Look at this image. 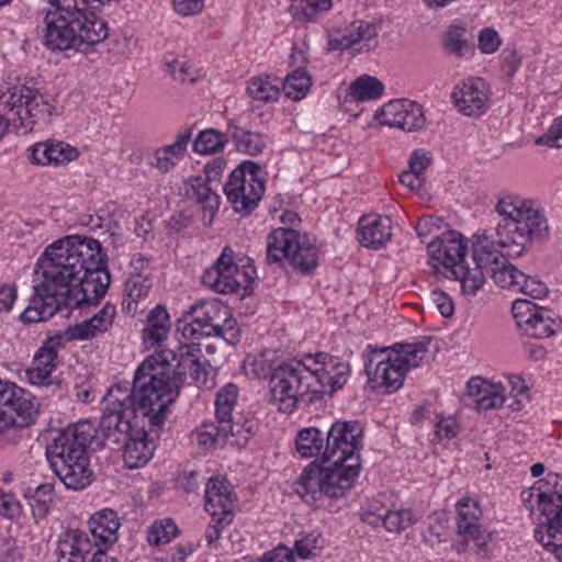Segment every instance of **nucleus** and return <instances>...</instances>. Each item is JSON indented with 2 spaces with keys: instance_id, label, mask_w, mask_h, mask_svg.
I'll return each instance as SVG.
<instances>
[{
  "instance_id": "23",
  "label": "nucleus",
  "mask_w": 562,
  "mask_h": 562,
  "mask_svg": "<svg viewBox=\"0 0 562 562\" xmlns=\"http://www.w3.org/2000/svg\"><path fill=\"white\" fill-rule=\"evenodd\" d=\"M457 533L469 537L480 550H484L490 536L482 529L480 519L483 515L479 501L475 497L463 496L457 502Z\"/></svg>"
},
{
  "instance_id": "60",
  "label": "nucleus",
  "mask_w": 562,
  "mask_h": 562,
  "mask_svg": "<svg viewBox=\"0 0 562 562\" xmlns=\"http://www.w3.org/2000/svg\"><path fill=\"white\" fill-rule=\"evenodd\" d=\"M517 292L529 295L532 299H542L548 293L546 283L535 277H529L524 273L522 280H520V286Z\"/></svg>"
},
{
  "instance_id": "37",
  "label": "nucleus",
  "mask_w": 562,
  "mask_h": 562,
  "mask_svg": "<svg viewBox=\"0 0 562 562\" xmlns=\"http://www.w3.org/2000/svg\"><path fill=\"white\" fill-rule=\"evenodd\" d=\"M189 137V134H179L172 144L156 149L153 166L160 172L171 170L183 158Z\"/></svg>"
},
{
  "instance_id": "14",
  "label": "nucleus",
  "mask_w": 562,
  "mask_h": 562,
  "mask_svg": "<svg viewBox=\"0 0 562 562\" xmlns=\"http://www.w3.org/2000/svg\"><path fill=\"white\" fill-rule=\"evenodd\" d=\"M303 357L283 362L273 369L269 379L270 401L285 414L293 413L308 392L310 383L304 375Z\"/></svg>"
},
{
  "instance_id": "19",
  "label": "nucleus",
  "mask_w": 562,
  "mask_h": 562,
  "mask_svg": "<svg viewBox=\"0 0 562 562\" xmlns=\"http://www.w3.org/2000/svg\"><path fill=\"white\" fill-rule=\"evenodd\" d=\"M361 518L372 527H383L393 533H401L417 521L412 509L389 504L383 496L369 501L361 508Z\"/></svg>"
},
{
  "instance_id": "50",
  "label": "nucleus",
  "mask_w": 562,
  "mask_h": 562,
  "mask_svg": "<svg viewBox=\"0 0 562 562\" xmlns=\"http://www.w3.org/2000/svg\"><path fill=\"white\" fill-rule=\"evenodd\" d=\"M543 310L544 308L539 307L533 302L522 299L514 301L512 306V313L516 325L524 331V334L530 328Z\"/></svg>"
},
{
  "instance_id": "5",
  "label": "nucleus",
  "mask_w": 562,
  "mask_h": 562,
  "mask_svg": "<svg viewBox=\"0 0 562 562\" xmlns=\"http://www.w3.org/2000/svg\"><path fill=\"white\" fill-rule=\"evenodd\" d=\"M430 339L424 337L412 342H397L390 347L373 348L366 364L368 384L386 393L402 387L406 374L419 367L428 353Z\"/></svg>"
},
{
  "instance_id": "36",
  "label": "nucleus",
  "mask_w": 562,
  "mask_h": 562,
  "mask_svg": "<svg viewBox=\"0 0 562 562\" xmlns=\"http://www.w3.org/2000/svg\"><path fill=\"white\" fill-rule=\"evenodd\" d=\"M376 35L375 26L363 21H357L349 29L339 33L338 36L330 40V45L335 49H347L358 43L364 42V46Z\"/></svg>"
},
{
  "instance_id": "21",
  "label": "nucleus",
  "mask_w": 562,
  "mask_h": 562,
  "mask_svg": "<svg viewBox=\"0 0 562 562\" xmlns=\"http://www.w3.org/2000/svg\"><path fill=\"white\" fill-rule=\"evenodd\" d=\"M451 99L454 106L463 115L480 116L488 109V86L481 78L467 79L453 88Z\"/></svg>"
},
{
  "instance_id": "18",
  "label": "nucleus",
  "mask_w": 562,
  "mask_h": 562,
  "mask_svg": "<svg viewBox=\"0 0 562 562\" xmlns=\"http://www.w3.org/2000/svg\"><path fill=\"white\" fill-rule=\"evenodd\" d=\"M303 367L319 384V393L333 394L341 389L349 378V366L328 353L303 355Z\"/></svg>"
},
{
  "instance_id": "6",
  "label": "nucleus",
  "mask_w": 562,
  "mask_h": 562,
  "mask_svg": "<svg viewBox=\"0 0 562 562\" xmlns=\"http://www.w3.org/2000/svg\"><path fill=\"white\" fill-rule=\"evenodd\" d=\"M520 499L537 520L536 540L562 560V492L548 482L537 481L520 493Z\"/></svg>"
},
{
  "instance_id": "41",
  "label": "nucleus",
  "mask_w": 562,
  "mask_h": 562,
  "mask_svg": "<svg viewBox=\"0 0 562 562\" xmlns=\"http://www.w3.org/2000/svg\"><path fill=\"white\" fill-rule=\"evenodd\" d=\"M224 432L225 429L221 428L218 422H205L191 431L190 442L201 451L207 452L225 445L223 439Z\"/></svg>"
},
{
  "instance_id": "40",
  "label": "nucleus",
  "mask_w": 562,
  "mask_h": 562,
  "mask_svg": "<svg viewBox=\"0 0 562 562\" xmlns=\"http://www.w3.org/2000/svg\"><path fill=\"white\" fill-rule=\"evenodd\" d=\"M384 90L383 83L371 76L356 79L346 90L342 102H364L379 99Z\"/></svg>"
},
{
  "instance_id": "28",
  "label": "nucleus",
  "mask_w": 562,
  "mask_h": 562,
  "mask_svg": "<svg viewBox=\"0 0 562 562\" xmlns=\"http://www.w3.org/2000/svg\"><path fill=\"white\" fill-rule=\"evenodd\" d=\"M30 160L41 166H61L76 160L79 150L63 140L47 139L29 148Z\"/></svg>"
},
{
  "instance_id": "2",
  "label": "nucleus",
  "mask_w": 562,
  "mask_h": 562,
  "mask_svg": "<svg viewBox=\"0 0 562 562\" xmlns=\"http://www.w3.org/2000/svg\"><path fill=\"white\" fill-rule=\"evenodd\" d=\"M105 254L91 237L71 235L53 241L37 259L42 281L21 314L24 323L45 322L61 307L77 308L99 303L110 285Z\"/></svg>"
},
{
  "instance_id": "53",
  "label": "nucleus",
  "mask_w": 562,
  "mask_h": 562,
  "mask_svg": "<svg viewBox=\"0 0 562 562\" xmlns=\"http://www.w3.org/2000/svg\"><path fill=\"white\" fill-rule=\"evenodd\" d=\"M178 532V528L172 519L165 518L154 522L147 533V540L151 546H161L169 543Z\"/></svg>"
},
{
  "instance_id": "38",
  "label": "nucleus",
  "mask_w": 562,
  "mask_h": 562,
  "mask_svg": "<svg viewBox=\"0 0 562 562\" xmlns=\"http://www.w3.org/2000/svg\"><path fill=\"white\" fill-rule=\"evenodd\" d=\"M443 49L457 57H462L471 50L468 34V24L461 20H454L449 24L442 35Z\"/></svg>"
},
{
  "instance_id": "34",
  "label": "nucleus",
  "mask_w": 562,
  "mask_h": 562,
  "mask_svg": "<svg viewBox=\"0 0 562 562\" xmlns=\"http://www.w3.org/2000/svg\"><path fill=\"white\" fill-rule=\"evenodd\" d=\"M227 134L237 151L244 155L256 156L263 151L267 146L266 135L248 131L234 124L228 125Z\"/></svg>"
},
{
  "instance_id": "17",
  "label": "nucleus",
  "mask_w": 562,
  "mask_h": 562,
  "mask_svg": "<svg viewBox=\"0 0 562 562\" xmlns=\"http://www.w3.org/2000/svg\"><path fill=\"white\" fill-rule=\"evenodd\" d=\"M362 427L357 422H336L327 432L324 461L361 463Z\"/></svg>"
},
{
  "instance_id": "45",
  "label": "nucleus",
  "mask_w": 562,
  "mask_h": 562,
  "mask_svg": "<svg viewBox=\"0 0 562 562\" xmlns=\"http://www.w3.org/2000/svg\"><path fill=\"white\" fill-rule=\"evenodd\" d=\"M295 447L302 458L322 457L325 449L322 431L316 427H307L300 430L296 436Z\"/></svg>"
},
{
  "instance_id": "11",
  "label": "nucleus",
  "mask_w": 562,
  "mask_h": 562,
  "mask_svg": "<svg viewBox=\"0 0 562 562\" xmlns=\"http://www.w3.org/2000/svg\"><path fill=\"white\" fill-rule=\"evenodd\" d=\"M0 111L11 120L14 128L27 133L38 120L52 115L53 105L35 88L15 85L0 95Z\"/></svg>"
},
{
  "instance_id": "58",
  "label": "nucleus",
  "mask_w": 562,
  "mask_h": 562,
  "mask_svg": "<svg viewBox=\"0 0 562 562\" xmlns=\"http://www.w3.org/2000/svg\"><path fill=\"white\" fill-rule=\"evenodd\" d=\"M460 431L459 423L452 416L441 417L435 425V439L447 443Z\"/></svg>"
},
{
  "instance_id": "4",
  "label": "nucleus",
  "mask_w": 562,
  "mask_h": 562,
  "mask_svg": "<svg viewBox=\"0 0 562 562\" xmlns=\"http://www.w3.org/2000/svg\"><path fill=\"white\" fill-rule=\"evenodd\" d=\"M45 25V44L53 50L86 52L109 35L106 23L79 0H50Z\"/></svg>"
},
{
  "instance_id": "9",
  "label": "nucleus",
  "mask_w": 562,
  "mask_h": 562,
  "mask_svg": "<svg viewBox=\"0 0 562 562\" xmlns=\"http://www.w3.org/2000/svg\"><path fill=\"white\" fill-rule=\"evenodd\" d=\"M181 331L188 338L220 336L232 346L240 340L236 319L232 317L228 306L218 300L202 301L193 305L191 321L182 326Z\"/></svg>"
},
{
  "instance_id": "13",
  "label": "nucleus",
  "mask_w": 562,
  "mask_h": 562,
  "mask_svg": "<svg viewBox=\"0 0 562 562\" xmlns=\"http://www.w3.org/2000/svg\"><path fill=\"white\" fill-rule=\"evenodd\" d=\"M256 278V269L250 259L234 261V252L225 248L216 262L202 276L204 285L222 294L236 293L244 296Z\"/></svg>"
},
{
  "instance_id": "27",
  "label": "nucleus",
  "mask_w": 562,
  "mask_h": 562,
  "mask_svg": "<svg viewBox=\"0 0 562 562\" xmlns=\"http://www.w3.org/2000/svg\"><path fill=\"white\" fill-rule=\"evenodd\" d=\"M204 499V508L212 517L232 518L236 499L226 479L211 477L205 486Z\"/></svg>"
},
{
  "instance_id": "55",
  "label": "nucleus",
  "mask_w": 562,
  "mask_h": 562,
  "mask_svg": "<svg viewBox=\"0 0 562 562\" xmlns=\"http://www.w3.org/2000/svg\"><path fill=\"white\" fill-rule=\"evenodd\" d=\"M558 329V321L544 308L525 334L529 337L543 339L553 336Z\"/></svg>"
},
{
  "instance_id": "56",
  "label": "nucleus",
  "mask_w": 562,
  "mask_h": 562,
  "mask_svg": "<svg viewBox=\"0 0 562 562\" xmlns=\"http://www.w3.org/2000/svg\"><path fill=\"white\" fill-rule=\"evenodd\" d=\"M54 502V486L49 483L38 485L31 496V506L34 515L46 516Z\"/></svg>"
},
{
  "instance_id": "43",
  "label": "nucleus",
  "mask_w": 562,
  "mask_h": 562,
  "mask_svg": "<svg viewBox=\"0 0 562 562\" xmlns=\"http://www.w3.org/2000/svg\"><path fill=\"white\" fill-rule=\"evenodd\" d=\"M331 7V0H291L289 12L299 22H312Z\"/></svg>"
},
{
  "instance_id": "62",
  "label": "nucleus",
  "mask_w": 562,
  "mask_h": 562,
  "mask_svg": "<svg viewBox=\"0 0 562 562\" xmlns=\"http://www.w3.org/2000/svg\"><path fill=\"white\" fill-rule=\"evenodd\" d=\"M479 49L483 54H492L496 52L501 45V38L493 29H483L479 33Z\"/></svg>"
},
{
  "instance_id": "25",
  "label": "nucleus",
  "mask_w": 562,
  "mask_h": 562,
  "mask_svg": "<svg viewBox=\"0 0 562 562\" xmlns=\"http://www.w3.org/2000/svg\"><path fill=\"white\" fill-rule=\"evenodd\" d=\"M116 314V306L106 303L91 317L68 326L65 329V336L69 340L93 339L112 328Z\"/></svg>"
},
{
  "instance_id": "47",
  "label": "nucleus",
  "mask_w": 562,
  "mask_h": 562,
  "mask_svg": "<svg viewBox=\"0 0 562 562\" xmlns=\"http://www.w3.org/2000/svg\"><path fill=\"white\" fill-rule=\"evenodd\" d=\"M238 398V387L227 383L218 390L215 396V417L217 422H226L233 416Z\"/></svg>"
},
{
  "instance_id": "64",
  "label": "nucleus",
  "mask_w": 562,
  "mask_h": 562,
  "mask_svg": "<svg viewBox=\"0 0 562 562\" xmlns=\"http://www.w3.org/2000/svg\"><path fill=\"white\" fill-rule=\"evenodd\" d=\"M539 143L554 148L562 147V116L550 126Z\"/></svg>"
},
{
  "instance_id": "63",
  "label": "nucleus",
  "mask_w": 562,
  "mask_h": 562,
  "mask_svg": "<svg viewBox=\"0 0 562 562\" xmlns=\"http://www.w3.org/2000/svg\"><path fill=\"white\" fill-rule=\"evenodd\" d=\"M251 562H294V555L290 548L279 546L276 549L266 552L260 559Z\"/></svg>"
},
{
  "instance_id": "29",
  "label": "nucleus",
  "mask_w": 562,
  "mask_h": 562,
  "mask_svg": "<svg viewBox=\"0 0 562 562\" xmlns=\"http://www.w3.org/2000/svg\"><path fill=\"white\" fill-rule=\"evenodd\" d=\"M357 235L363 247L379 249L392 237L391 218L379 214L363 215L358 222Z\"/></svg>"
},
{
  "instance_id": "35",
  "label": "nucleus",
  "mask_w": 562,
  "mask_h": 562,
  "mask_svg": "<svg viewBox=\"0 0 562 562\" xmlns=\"http://www.w3.org/2000/svg\"><path fill=\"white\" fill-rule=\"evenodd\" d=\"M183 192L194 199L212 217L220 206L218 194L201 177H191L183 184Z\"/></svg>"
},
{
  "instance_id": "48",
  "label": "nucleus",
  "mask_w": 562,
  "mask_h": 562,
  "mask_svg": "<svg viewBox=\"0 0 562 562\" xmlns=\"http://www.w3.org/2000/svg\"><path fill=\"white\" fill-rule=\"evenodd\" d=\"M227 144L225 134L210 128L199 133L193 143V150L201 155H210L222 151Z\"/></svg>"
},
{
  "instance_id": "24",
  "label": "nucleus",
  "mask_w": 562,
  "mask_h": 562,
  "mask_svg": "<svg viewBox=\"0 0 562 562\" xmlns=\"http://www.w3.org/2000/svg\"><path fill=\"white\" fill-rule=\"evenodd\" d=\"M467 397L477 412L499 409L507 401L505 387L501 382L480 375L472 376L465 386Z\"/></svg>"
},
{
  "instance_id": "61",
  "label": "nucleus",
  "mask_w": 562,
  "mask_h": 562,
  "mask_svg": "<svg viewBox=\"0 0 562 562\" xmlns=\"http://www.w3.org/2000/svg\"><path fill=\"white\" fill-rule=\"evenodd\" d=\"M508 383L512 387V394L514 400L508 404L512 409H519L522 406V400L518 397L527 398L528 387L524 379L516 374H509L507 376Z\"/></svg>"
},
{
  "instance_id": "54",
  "label": "nucleus",
  "mask_w": 562,
  "mask_h": 562,
  "mask_svg": "<svg viewBox=\"0 0 562 562\" xmlns=\"http://www.w3.org/2000/svg\"><path fill=\"white\" fill-rule=\"evenodd\" d=\"M164 66L165 70L176 80L190 82L195 80L191 66L188 65L184 57L168 53L164 57Z\"/></svg>"
},
{
  "instance_id": "1",
  "label": "nucleus",
  "mask_w": 562,
  "mask_h": 562,
  "mask_svg": "<svg viewBox=\"0 0 562 562\" xmlns=\"http://www.w3.org/2000/svg\"><path fill=\"white\" fill-rule=\"evenodd\" d=\"M198 344L180 345L148 356L136 369L132 387L113 385L102 401L105 425H117V415L149 424L150 431L161 429L170 406L184 383L211 387L210 366L200 361Z\"/></svg>"
},
{
  "instance_id": "51",
  "label": "nucleus",
  "mask_w": 562,
  "mask_h": 562,
  "mask_svg": "<svg viewBox=\"0 0 562 562\" xmlns=\"http://www.w3.org/2000/svg\"><path fill=\"white\" fill-rule=\"evenodd\" d=\"M543 310L544 308L539 307L533 302L522 299L514 301L512 306V313L516 325L524 331V334L530 328Z\"/></svg>"
},
{
  "instance_id": "15",
  "label": "nucleus",
  "mask_w": 562,
  "mask_h": 562,
  "mask_svg": "<svg viewBox=\"0 0 562 562\" xmlns=\"http://www.w3.org/2000/svg\"><path fill=\"white\" fill-rule=\"evenodd\" d=\"M266 187L261 167L251 160L235 168L224 186V192L233 209L248 214L258 206Z\"/></svg>"
},
{
  "instance_id": "3",
  "label": "nucleus",
  "mask_w": 562,
  "mask_h": 562,
  "mask_svg": "<svg viewBox=\"0 0 562 562\" xmlns=\"http://www.w3.org/2000/svg\"><path fill=\"white\" fill-rule=\"evenodd\" d=\"M494 211L501 217L495 227L496 240L485 235L477 236L473 261L483 273L484 270L490 272L497 286L517 292L524 272L512 265L496 246L509 257L521 256L528 245L548 238V217L538 202L509 192L497 196Z\"/></svg>"
},
{
  "instance_id": "59",
  "label": "nucleus",
  "mask_w": 562,
  "mask_h": 562,
  "mask_svg": "<svg viewBox=\"0 0 562 562\" xmlns=\"http://www.w3.org/2000/svg\"><path fill=\"white\" fill-rule=\"evenodd\" d=\"M22 514V505L16 496L0 490V515L8 519H16Z\"/></svg>"
},
{
  "instance_id": "31",
  "label": "nucleus",
  "mask_w": 562,
  "mask_h": 562,
  "mask_svg": "<svg viewBox=\"0 0 562 562\" xmlns=\"http://www.w3.org/2000/svg\"><path fill=\"white\" fill-rule=\"evenodd\" d=\"M93 547L87 532L69 529L61 535L58 541V562H86V558Z\"/></svg>"
},
{
  "instance_id": "20",
  "label": "nucleus",
  "mask_w": 562,
  "mask_h": 562,
  "mask_svg": "<svg viewBox=\"0 0 562 562\" xmlns=\"http://www.w3.org/2000/svg\"><path fill=\"white\" fill-rule=\"evenodd\" d=\"M375 117L381 125L405 132L420 130L426 122L422 105L408 99L387 102L376 112Z\"/></svg>"
},
{
  "instance_id": "12",
  "label": "nucleus",
  "mask_w": 562,
  "mask_h": 562,
  "mask_svg": "<svg viewBox=\"0 0 562 562\" xmlns=\"http://www.w3.org/2000/svg\"><path fill=\"white\" fill-rule=\"evenodd\" d=\"M269 263H281L288 259L302 272H310L318 265V249L306 234L291 228H276L267 237Z\"/></svg>"
},
{
  "instance_id": "39",
  "label": "nucleus",
  "mask_w": 562,
  "mask_h": 562,
  "mask_svg": "<svg viewBox=\"0 0 562 562\" xmlns=\"http://www.w3.org/2000/svg\"><path fill=\"white\" fill-rule=\"evenodd\" d=\"M247 93L258 102H274L281 93V80L271 75L252 77L247 82Z\"/></svg>"
},
{
  "instance_id": "26",
  "label": "nucleus",
  "mask_w": 562,
  "mask_h": 562,
  "mask_svg": "<svg viewBox=\"0 0 562 562\" xmlns=\"http://www.w3.org/2000/svg\"><path fill=\"white\" fill-rule=\"evenodd\" d=\"M120 527V518L113 509L103 508L90 516L88 528L98 551L105 552L119 540Z\"/></svg>"
},
{
  "instance_id": "49",
  "label": "nucleus",
  "mask_w": 562,
  "mask_h": 562,
  "mask_svg": "<svg viewBox=\"0 0 562 562\" xmlns=\"http://www.w3.org/2000/svg\"><path fill=\"white\" fill-rule=\"evenodd\" d=\"M543 310L544 308L539 307L533 302L522 299L514 301L512 306V313L516 325L524 331V334L530 328Z\"/></svg>"
},
{
  "instance_id": "52",
  "label": "nucleus",
  "mask_w": 562,
  "mask_h": 562,
  "mask_svg": "<svg viewBox=\"0 0 562 562\" xmlns=\"http://www.w3.org/2000/svg\"><path fill=\"white\" fill-rule=\"evenodd\" d=\"M323 547L324 539L316 531L300 535L294 543L296 555L304 560L319 555Z\"/></svg>"
},
{
  "instance_id": "22",
  "label": "nucleus",
  "mask_w": 562,
  "mask_h": 562,
  "mask_svg": "<svg viewBox=\"0 0 562 562\" xmlns=\"http://www.w3.org/2000/svg\"><path fill=\"white\" fill-rule=\"evenodd\" d=\"M34 413V404L30 395L14 384L0 380V424L3 427L16 426L25 422Z\"/></svg>"
},
{
  "instance_id": "33",
  "label": "nucleus",
  "mask_w": 562,
  "mask_h": 562,
  "mask_svg": "<svg viewBox=\"0 0 562 562\" xmlns=\"http://www.w3.org/2000/svg\"><path fill=\"white\" fill-rule=\"evenodd\" d=\"M57 342L54 339L46 340L35 353L32 366L26 370V376L33 385L47 383L53 371L57 367Z\"/></svg>"
},
{
  "instance_id": "57",
  "label": "nucleus",
  "mask_w": 562,
  "mask_h": 562,
  "mask_svg": "<svg viewBox=\"0 0 562 562\" xmlns=\"http://www.w3.org/2000/svg\"><path fill=\"white\" fill-rule=\"evenodd\" d=\"M443 224L445 223L440 217L432 215L424 216L416 224V233L420 240L428 245L430 243L428 241L429 237H432L434 240H436L437 237H440V235L437 234L443 227Z\"/></svg>"
},
{
  "instance_id": "30",
  "label": "nucleus",
  "mask_w": 562,
  "mask_h": 562,
  "mask_svg": "<svg viewBox=\"0 0 562 562\" xmlns=\"http://www.w3.org/2000/svg\"><path fill=\"white\" fill-rule=\"evenodd\" d=\"M171 329L170 315L162 305H157L147 315L145 327L142 330V339L147 350L156 352L164 350L162 344L168 339Z\"/></svg>"
},
{
  "instance_id": "16",
  "label": "nucleus",
  "mask_w": 562,
  "mask_h": 562,
  "mask_svg": "<svg viewBox=\"0 0 562 562\" xmlns=\"http://www.w3.org/2000/svg\"><path fill=\"white\" fill-rule=\"evenodd\" d=\"M97 432L90 420H80L63 430L53 431L50 442L46 447L50 468H56L57 461L67 463L86 456V449L95 439Z\"/></svg>"
},
{
  "instance_id": "10",
  "label": "nucleus",
  "mask_w": 562,
  "mask_h": 562,
  "mask_svg": "<svg viewBox=\"0 0 562 562\" xmlns=\"http://www.w3.org/2000/svg\"><path fill=\"white\" fill-rule=\"evenodd\" d=\"M117 425H105L103 411L99 428L104 438L114 443H123V459L127 468L144 467L153 457L155 446L148 440L149 424L117 415Z\"/></svg>"
},
{
  "instance_id": "46",
  "label": "nucleus",
  "mask_w": 562,
  "mask_h": 562,
  "mask_svg": "<svg viewBox=\"0 0 562 562\" xmlns=\"http://www.w3.org/2000/svg\"><path fill=\"white\" fill-rule=\"evenodd\" d=\"M151 285L150 279L142 274H133L127 279L125 283L127 296L125 304L128 311L136 312L137 304L148 296Z\"/></svg>"
},
{
  "instance_id": "44",
  "label": "nucleus",
  "mask_w": 562,
  "mask_h": 562,
  "mask_svg": "<svg viewBox=\"0 0 562 562\" xmlns=\"http://www.w3.org/2000/svg\"><path fill=\"white\" fill-rule=\"evenodd\" d=\"M218 423L221 428L225 429L223 434L225 445L243 447L248 442L254 432V422L241 417L235 420L232 416L226 422Z\"/></svg>"
},
{
  "instance_id": "8",
  "label": "nucleus",
  "mask_w": 562,
  "mask_h": 562,
  "mask_svg": "<svg viewBox=\"0 0 562 562\" xmlns=\"http://www.w3.org/2000/svg\"><path fill=\"white\" fill-rule=\"evenodd\" d=\"M468 243L463 236L453 231L445 232L428 244V251L431 258L448 270L451 276L460 282L464 294L475 295L483 286L485 276L474 261L470 268L465 263Z\"/></svg>"
},
{
  "instance_id": "7",
  "label": "nucleus",
  "mask_w": 562,
  "mask_h": 562,
  "mask_svg": "<svg viewBox=\"0 0 562 562\" xmlns=\"http://www.w3.org/2000/svg\"><path fill=\"white\" fill-rule=\"evenodd\" d=\"M361 463L324 461L308 464L294 483L295 494L308 505H317L322 496L340 498L353 486Z\"/></svg>"
},
{
  "instance_id": "32",
  "label": "nucleus",
  "mask_w": 562,
  "mask_h": 562,
  "mask_svg": "<svg viewBox=\"0 0 562 562\" xmlns=\"http://www.w3.org/2000/svg\"><path fill=\"white\" fill-rule=\"evenodd\" d=\"M53 471L68 490L80 491L92 482L88 454L67 463L57 461V467L53 468Z\"/></svg>"
},
{
  "instance_id": "42",
  "label": "nucleus",
  "mask_w": 562,
  "mask_h": 562,
  "mask_svg": "<svg viewBox=\"0 0 562 562\" xmlns=\"http://www.w3.org/2000/svg\"><path fill=\"white\" fill-rule=\"evenodd\" d=\"M312 77L304 68H295L281 81V90L284 95L293 101H301L310 92Z\"/></svg>"
}]
</instances>
